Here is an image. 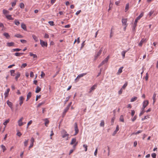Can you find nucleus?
Segmentation results:
<instances>
[{"instance_id": "1", "label": "nucleus", "mask_w": 158, "mask_h": 158, "mask_svg": "<svg viewBox=\"0 0 158 158\" xmlns=\"http://www.w3.org/2000/svg\"><path fill=\"white\" fill-rule=\"evenodd\" d=\"M143 15V12H142L137 17V18L135 19L133 26L132 27V31L134 32H135V28L136 27V26H137V23H138V20H139L142 17Z\"/></svg>"}, {"instance_id": "2", "label": "nucleus", "mask_w": 158, "mask_h": 158, "mask_svg": "<svg viewBox=\"0 0 158 158\" xmlns=\"http://www.w3.org/2000/svg\"><path fill=\"white\" fill-rule=\"evenodd\" d=\"M87 74L86 73H83L82 74H80L78 75L77 78L75 79V81H76V82H77L78 81L79 79L81 77L84 76L85 75Z\"/></svg>"}, {"instance_id": "3", "label": "nucleus", "mask_w": 158, "mask_h": 158, "mask_svg": "<svg viewBox=\"0 0 158 158\" xmlns=\"http://www.w3.org/2000/svg\"><path fill=\"white\" fill-rule=\"evenodd\" d=\"M148 103L149 102L148 100H146L144 101L143 103V106L141 109V110H144L145 108L148 105Z\"/></svg>"}, {"instance_id": "4", "label": "nucleus", "mask_w": 158, "mask_h": 158, "mask_svg": "<svg viewBox=\"0 0 158 158\" xmlns=\"http://www.w3.org/2000/svg\"><path fill=\"white\" fill-rule=\"evenodd\" d=\"M62 137L64 138L67 137V140L68 139L69 134L67 133V132L65 130H63L62 131Z\"/></svg>"}, {"instance_id": "5", "label": "nucleus", "mask_w": 158, "mask_h": 158, "mask_svg": "<svg viewBox=\"0 0 158 158\" xmlns=\"http://www.w3.org/2000/svg\"><path fill=\"white\" fill-rule=\"evenodd\" d=\"M40 45L42 47H47V46L48 44L46 42H45L41 40H40Z\"/></svg>"}, {"instance_id": "6", "label": "nucleus", "mask_w": 158, "mask_h": 158, "mask_svg": "<svg viewBox=\"0 0 158 158\" xmlns=\"http://www.w3.org/2000/svg\"><path fill=\"white\" fill-rule=\"evenodd\" d=\"M74 129L75 131L74 135H76L79 132V130L78 128V126L77 123H74Z\"/></svg>"}, {"instance_id": "7", "label": "nucleus", "mask_w": 158, "mask_h": 158, "mask_svg": "<svg viewBox=\"0 0 158 158\" xmlns=\"http://www.w3.org/2000/svg\"><path fill=\"white\" fill-rule=\"evenodd\" d=\"M31 143L29 147V150H30V149L32 148L34 145V139L33 137H32L30 140Z\"/></svg>"}, {"instance_id": "8", "label": "nucleus", "mask_w": 158, "mask_h": 158, "mask_svg": "<svg viewBox=\"0 0 158 158\" xmlns=\"http://www.w3.org/2000/svg\"><path fill=\"white\" fill-rule=\"evenodd\" d=\"M23 118L22 117H21L18 122V125L19 126H21L23 125V123L22 122V120L23 119Z\"/></svg>"}, {"instance_id": "9", "label": "nucleus", "mask_w": 158, "mask_h": 158, "mask_svg": "<svg viewBox=\"0 0 158 158\" xmlns=\"http://www.w3.org/2000/svg\"><path fill=\"white\" fill-rule=\"evenodd\" d=\"M97 86V84H95L94 85H93L90 89L89 91V93H91L92 91L96 89Z\"/></svg>"}, {"instance_id": "10", "label": "nucleus", "mask_w": 158, "mask_h": 158, "mask_svg": "<svg viewBox=\"0 0 158 158\" xmlns=\"http://www.w3.org/2000/svg\"><path fill=\"white\" fill-rule=\"evenodd\" d=\"M102 51V48H101L99 51L97 52L96 54V56H95V58L97 59L98 56H99L101 54Z\"/></svg>"}, {"instance_id": "11", "label": "nucleus", "mask_w": 158, "mask_h": 158, "mask_svg": "<svg viewBox=\"0 0 158 158\" xmlns=\"http://www.w3.org/2000/svg\"><path fill=\"white\" fill-rule=\"evenodd\" d=\"M24 100V98L23 96H21L19 98V104L20 106L22 105L23 103Z\"/></svg>"}, {"instance_id": "12", "label": "nucleus", "mask_w": 158, "mask_h": 158, "mask_svg": "<svg viewBox=\"0 0 158 158\" xmlns=\"http://www.w3.org/2000/svg\"><path fill=\"white\" fill-rule=\"evenodd\" d=\"M6 103L11 109H13V103L11 102L8 100L6 102Z\"/></svg>"}, {"instance_id": "13", "label": "nucleus", "mask_w": 158, "mask_h": 158, "mask_svg": "<svg viewBox=\"0 0 158 158\" xmlns=\"http://www.w3.org/2000/svg\"><path fill=\"white\" fill-rule=\"evenodd\" d=\"M122 22L123 25L126 26L127 25V20L126 19H122Z\"/></svg>"}, {"instance_id": "14", "label": "nucleus", "mask_w": 158, "mask_h": 158, "mask_svg": "<svg viewBox=\"0 0 158 158\" xmlns=\"http://www.w3.org/2000/svg\"><path fill=\"white\" fill-rule=\"evenodd\" d=\"M10 89L9 88L7 89L6 91H5L4 95L5 96V97L6 98L7 97L9 94V93L10 92Z\"/></svg>"}, {"instance_id": "15", "label": "nucleus", "mask_w": 158, "mask_h": 158, "mask_svg": "<svg viewBox=\"0 0 158 158\" xmlns=\"http://www.w3.org/2000/svg\"><path fill=\"white\" fill-rule=\"evenodd\" d=\"M76 139L75 138H73L72 139L70 144L72 145L73 144H75L76 143Z\"/></svg>"}, {"instance_id": "16", "label": "nucleus", "mask_w": 158, "mask_h": 158, "mask_svg": "<svg viewBox=\"0 0 158 158\" xmlns=\"http://www.w3.org/2000/svg\"><path fill=\"white\" fill-rule=\"evenodd\" d=\"M119 130V126L118 125H117L116 128V129L115 130V131H114L113 134V135L114 136L115 134L117 132V131Z\"/></svg>"}, {"instance_id": "17", "label": "nucleus", "mask_w": 158, "mask_h": 158, "mask_svg": "<svg viewBox=\"0 0 158 158\" xmlns=\"http://www.w3.org/2000/svg\"><path fill=\"white\" fill-rule=\"evenodd\" d=\"M14 45V43L13 42H8L6 43V46L8 47L13 46Z\"/></svg>"}, {"instance_id": "18", "label": "nucleus", "mask_w": 158, "mask_h": 158, "mask_svg": "<svg viewBox=\"0 0 158 158\" xmlns=\"http://www.w3.org/2000/svg\"><path fill=\"white\" fill-rule=\"evenodd\" d=\"M146 39H142L141 40V41H140L139 43V46H140V47L142 46L143 43L144 42H146Z\"/></svg>"}, {"instance_id": "19", "label": "nucleus", "mask_w": 158, "mask_h": 158, "mask_svg": "<svg viewBox=\"0 0 158 158\" xmlns=\"http://www.w3.org/2000/svg\"><path fill=\"white\" fill-rule=\"evenodd\" d=\"M6 18L9 20H13L14 19L11 17V15H6Z\"/></svg>"}, {"instance_id": "20", "label": "nucleus", "mask_w": 158, "mask_h": 158, "mask_svg": "<svg viewBox=\"0 0 158 158\" xmlns=\"http://www.w3.org/2000/svg\"><path fill=\"white\" fill-rule=\"evenodd\" d=\"M21 28L25 31H27V27L25 24L22 23L21 25Z\"/></svg>"}, {"instance_id": "21", "label": "nucleus", "mask_w": 158, "mask_h": 158, "mask_svg": "<svg viewBox=\"0 0 158 158\" xmlns=\"http://www.w3.org/2000/svg\"><path fill=\"white\" fill-rule=\"evenodd\" d=\"M32 36L35 42H36L38 41V37L34 35H33Z\"/></svg>"}, {"instance_id": "22", "label": "nucleus", "mask_w": 158, "mask_h": 158, "mask_svg": "<svg viewBox=\"0 0 158 158\" xmlns=\"http://www.w3.org/2000/svg\"><path fill=\"white\" fill-rule=\"evenodd\" d=\"M20 76V73L19 72H18L16 74V76L15 77V79L16 81L18 80V78H19Z\"/></svg>"}, {"instance_id": "23", "label": "nucleus", "mask_w": 158, "mask_h": 158, "mask_svg": "<svg viewBox=\"0 0 158 158\" xmlns=\"http://www.w3.org/2000/svg\"><path fill=\"white\" fill-rule=\"evenodd\" d=\"M127 52V51H126V50H124L122 51L121 52V54L122 56V57L123 59H124L125 57V55L126 52Z\"/></svg>"}, {"instance_id": "24", "label": "nucleus", "mask_w": 158, "mask_h": 158, "mask_svg": "<svg viewBox=\"0 0 158 158\" xmlns=\"http://www.w3.org/2000/svg\"><path fill=\"white\" fill-rule=\"evenodd\" d=\"M129 3H127L126 4L125 10V12H127L128 10L129 9Z\"/></svg>"}, {"instance_id": "25", "label": "nucleus", "mask_w": 158, "mask_h": 158, "mask_svg": "<svg viewBox=\"0 0 158 158\" xmlns=\"http://www.w3.org/2000/svg\"><path fill=\"white\" fill-rule=\"evenodd\" d=\"M15 24L17 26H18L20 24V22L17 19H15L14 21Z\"/></svg>"}, {"instance_id": "26", "label": "nucleus", "mask_w": 158, "mask_h": 158, "mask_svg": "<svg viewBox=\"0 0 158 158\" xmlns=\"http://www.w3.org/2000/svg\"><path fill=\"white\" fill-rule=\"evenodd\" d=\"M23 54V53L16 52L14 55L16 56H22Z\"/></svg>"}, {"instance_id": "27", "label": "nucleus", "mask_w": 158, "mask_h": 158, "mask_svg": "<svg viewBox=\"0 0 158 158\" xmlns=\"http://www.w3.org/2000/svg\"><path fill=\"white\" fill-rule=\"evenodd\" d=\"M69 108L66 107L64 109V112H63V114L65 115V114L67 112V111L68 110Z\"/></svg>"}, {"instance_id": "28", "label": "nucleus", "mask_w": 158, "mask_h": 158, "mask_svg": "<svg viewBox=\"0 0 158 158\" xmlns=\"http://www.w3.org/2000/svg\"><path fill=\"white\" fill-rule=\"evenodd\" d=\"M3 35L7 39H8L10 37L9 34L6 32L4 33H3Z\"/></svg>"}, {"instance_id": "29", "label": "nucleus", "mask_w": 158, "mask_h": 158, "mask_svg": "<svg viewBox=\"0 0 158 158\" xmlns=\"http://www.w3.org/2000/svg\"><path fill=\"white\" fill-rule=\"evenodd\" d=\"M123 68V67H120L119 69L117 72V73L118 74H120L122 72V69Z\"/></svg>"}, {"instance_id": "30", "label": "nucleus", "mask_w": 158, "mask_h": 158, "mask_svg": "<svg viewBox=\"0 0 158 158\" xmlns=\"http://www.w3.org/2000/svg\"><path fill=\"white\" fill-rule=\"evenodd\" d=\"M9 12L8 11L6 10L3 9V14L5 15L6 16V15H7V14H8Z\"/></svg>"}, {"instance_id": "31", "label": "nucleus", "mask_w": 158, "mask_h": 158, "mask_svg": "<svg viewBox=\"0 0 158 158\" xmlns=\"http://www.w3.org/2000/svg\"><path fill=\"white\" fill-rule=\"evenodd\" d=\"M44 121H45V125L46 127L48 126V124L49 123V121L48 120L47 118H45L44 120Z\"/></svg>"}, {"instance_id": "32", "label": "nucleus", "mask_w": 158, "mask_h": 158, "mask_svg": "<svg viewBox=\"0 0 158 158\" xmlns=\"http://www.w3.org/2000/svg\"><path fill=\"white\" fill-rule=\"evenodd\" d=\"M15 36L18 38H22L23 36L20 34H17L15 35Z\"/></svg>"}, {"instance_id": "33", "label": "nucleus", "mask_w": 158, "mask_h": 158, "mask_svg": "<svg viewBox=\"0 0 158 158\" xmlns=\"http://www.w3.org/2000/svg\"><path fill=\"white\" fill-rule=\"evenodd\" d=\"M41 90V88L40 87H39L38 86L36 87V91H35V92L36 93H38Z\"/></svg>"}, {"instance_id": "34", "label": "nucleus", "mask_w": 158, "mask_h": 158, "mask_svg": "<svg viewBox=\"0 0 158 158\" xmlns=\"http://www.w3.org/2000/svg\"><path fill=\"white\" fill-rule=\"evenodd\" d=\"M10 72L11 73V75L12 76H14L15 75V70H12L10 71Z\"/></svg>"}, {"instance_id": "35", "label": "nucleus", "mask_w": 158, "mask_h": 158, "mask_svg": "<svg viewBox=\"0 0 158 158\" xmlns=\"http://www.w3.org/2000/svg\"><path fill=\"white\" fill-rule=\"evenodd\" d=\"M30 55L31 56H33L34 58H36L37 57L36 54H34L31 52L30 53Z\"/></svg>"}, {"instance_id": "36", "label": "nucleus", "mask_w": 158, "mask_h": 158, "mask_svg": "<svg viewBox=\"0 0 158 158\" xmlns=\"http://www.w3.org/2000/svg\"><path fill=\"white\" fill-rule=\"evenodd\" d=\"M149 118V115L145 116L143 118H142V120L143 121L145 119H148Z\"/></svg>"}, {"instance_id": "37", "label": "nucleus", "mask_w": 158, "mask_h": 158, "mask_svg": "<svg viewBox=\"0 0 158 158\" xmlns=\"http://www.w3.org/2000/svg\"><path fill=\"white\" fill-rule=\"evenodd\" d=\"M127 85V82H126L124 84V85L122 87V89H124L126 87V86Z\"/></svg>"}, {"instance_id": "38", "label": "nucleus", "mask_w": 158, "mask_h": 158, "mask_svg": "<svg viewBox=\"0 0 158 158\" xmlns=\"http://www.w3.org/2000/svg\"><path fill=\"white\" fill-rule=\"evenodd\" d=\"M100 125L101 127H103L104 126V122L103 120H102L100 123Z\"/></svg>"}, {"instance_id": "39", "label": "nucleus", "mask_w": 158, "mask_h": 158, "mask_svg": "<svg viewBox=\"0 0 158 158\" xmlns=\"http://www.w3.org/2000/svg\"><path fill=\"white\" fill-rule=\"evenodd\" d=\"M1 146L3 152H4L5 150H6V147L4 145H1Z\"/></svg>"}, {"instance_id": "40", "label": "nucleus", "mask_w": 158, "mask_h": 158, "mask_svg": "<svg viewBox=\"0 0 158 158\" xmlns=\"http://www.w3.org/2000/svg\"><path fill=\"white\" fill-rule=\"evenodd\" d=\"M137 99V97H134V98H132L131 100V102H133Z\"/></svg>"}, {"instance_id": "41", "label": "nucleus", "mask_w": 158, "mask_h": 158, "mask_svg": "<svg viewBox=\"0 0 158 158\" xmlns=\"http://www.w3.org/2000/svg\"><path fill=\"white\" fill-rule=\"evenodd\" d=\"M120 121L123 122L124 120V118L123 116V115H121L120 118Z\"/></svg>"}, {"instance_id": "42", "label": "nucleus", "mask_w": 158, "mask_h": 158, "mask_svg": "<svg viewBox=\"0 0 158 158\" xmlns=\"http://www.w3.org/2000/svg\"><path fill=\"white\" fill-rule=\"evenodd\" d=\"M48 23L51 26H53L54 25V22L52 21H50L48 22Z\"/></svg>"}, {"instance_id": "43", "label": "nucleus", "mask_w": 158, "mask_h": 158, "mask_svg": "<svg viewBox=\"0 0 158 158\" xmlns=\"http://www.w3.org/2000/svg\"><path fill=\"white\" fill-rule=\"evenodd\" d=\"M20 7L22 9H23L24 7V5L23 3H21L19 5Z\"/></svg>"}, {"instance_id": "44", "label": "nucleus", "mask_w": 158, "mask_h": 158, "mask_svg": "<svg viewBox=\"0 0 158 158\" xmlns=\"http://www.w3.org/2000/svg\"><path fill=\"white\" fill-rule=\"evenodd\" d=\"M28 139H27V140H26L25 142H24V146L26 147L27 144H28Z\"/></svg>"}, {"instance_id": "45", "label": "nucleus", "mask_w": 158, "mask_h": 158, "mask_svg": "<svg viewBox=\"0 0 158 158\" xmlns=\"http://www.w3.org/2000/svg\"><path fill=\"white\" fill-rule=\"evenodd\" d=\"M9 119H8L6 120L3 123V125L5 126H6L7 124L9 123Z\"/></svg>"}, {"instance_id": "46", "label": "nucleus", "mask_w": 158, "mask_h": 158, "mask_svg": "<svg viewBox=\"0 0 158 158\" xmlns=\"http://www.w3.org/2000/svg\"><path fill=\"white\" fill-rule=\"evenodd\" d=\"M16 0H14V1L12 3V6L13 7L15 6L16 4Z\"/></svg>"}, {"instance_id": "47", "label": "nucleus", "mask_w": 158, "mask_h": 158, "mask_svg": "<svg viewBox=\"0 0 158 158\" xmlns=\"http://www.w3.org/2000/svg\"><path fill=\"white\" fill-rule=\"evenodd\" d=\"M137 116L136 115H135L133 118H131V119L132 122H134L137 118Z\"/></svg>"}, {"instance_id": "48", "label": "nucleus", "mask_w": 158, "mask_h": 158, "mask_svg": "<svg viewBox=\"0 0 158 158\" xmlns=\"http://www.w3.org/2000/svg\"><path fill=\"white\" fill-rule=\"evenodd\" d=\"M70 97L71 96L69 95L68 97L66 98V100L64 102L65 103L67 102H68L69 101V99L70 98Z\"/></svg>"}, {"instance_id": "49", "label": "nucleus", "mask_w": 158, "mask_h": 158, "mask_svg": "<svg viewBox=\"0 0 158 158\" xmlns=\"http://www.w3.org/2000/svg\"><path fill=\"white\" fill-rule=\"evenodd\" d=\"M83 147L85 148V152H86L87 150V146L86 144H84L83 145Z\"/></svg>"}, {"instance_id": "50", "label": "nucleus", "mask_w": 158, "mask_h": 158, "mask_svg": "<svg viewBox=\"0 0 158 158\" xmlns=\"http://www.w3.org/2000/svg\"><path fill=\"white\" fill-rule=\"evenodd\" d=\"M31 95V92H29L27 95V97L30 98Z\"/></svg>"}, {"instance_id": "51", "label": "nucleus", "mask_w": 158, "mask_h": 158, "mask_svg": "<svg viewBox=\"0 0 158 158\" xmlns=\"http://www.w3.org/2000/svg\"><path fill=\"white\" fill-rule=\"evenodd\" d=\"M45 76V74L43 71L41 72V76L42 78H43Z\"/></svg>"}, {"instance_id": "52", "label": "nucleus", "mask_w": 158, "mask_h": 158, "mask_svg": "<svg viewBox=\"0 0 158 158\" xmlns=\"http://www.w3.org/2000/svg\"><path fill=\"white\" fill-rule=\"evenodd\" d=\"M156 94L155 93H154L152 97V98L153 100H156Z\"/></svg>"}, {"instance_id": "53", "label": "nucleus", "mask_w": 158, "mask_h": 158, "mask_svg": "<svg viewBox=\"0 0 158 158\" xmlns=\"http://www.w3.org/2000/svg\"><path fill=\"white\" fill-rule=\"evenodd\" d=\"M21 50V49L18 48L13 49V50L14 52H15V51L18 52V51H20Z\"/></svg>"}, {"instance_id": "54", "label": "nucleus", "mask_w": 158, "mask_h": 158, "mask_svg": "<svg viewBox=\"0 0 158 158\" xmlns=\"http://www.w3.org/2000/svg\"><path fill=\"white\" fill-rule=\"evenodd\" d=\"M98 148H97L96 149V150H95V151L94 153V155L95 156H97V152H98Z\"/></svg>"}, {"instance_id": "55", "label": "nucleus", "mask_w": 158, "mask_h": 158, "mask_svg": "<svg viewBox=\"0 0 158 158\" xmlns=\"http://www.w3.org/2000/svg\"><path fill=\"white\" fill-rule=\"evenodd\" d=\"M135 114V111L134 110H132L131 112V116H133Z\"/></svg>"}, {"instance_id": "56", "label": "nucleus", "mask_w": 158, "mask_h": 158, "mask_svg": "<svg viewBox=\"0 0 158 158\" xmlns=\"http://www.w3.org/2000/svg\"><path fill=\"white\" fill-rule=\"evenodd\" d=\"M49 35L46 33H45V35L44 36V38H49Z\"/></svg>"}, {"instance_id": "57", "label": "nucleus", "mask_w": 158, "mask_h": 158, "mask_svg": "<svg viewBox=\"0 0 158 158\" xmlns=\"http://www.w3.org/2000/svg\"><path fill=\"white\" fill-rule=\"evenodd\" d=\"M30 76L31 77H33L34 76V73L32 72H31L30 73Z\"/></svg>"}, {"instance_id": "58", "label": "nucleus", "mask_w": 158, "mask_h": 158, "mask_svg": "<svg viewBox=\"0 0 158 158\" xmlns=\"http://www.w3.org/2000/svg\"><path fill=\"white\" fill-rule=\"evenodd\" d=\"M142 110L141 112H140V114H139V116H141L142 115L144 112V110Z\"/></svg>"}, {"instance_id": "59", "label": "nucleus", "mask_w": 158, "mask_h": 158, "mask_svg": "<svg viewBox=\"0 0 158 158\" xmlns=\"http://www.w3.org/2000/svg\"><path fill=\"white\" fill-rule=\"evenodd\" d=\"M123 92V89L121 88L120 90L118 91V93L119 94H121Z\"/></svg>"}, {"instance_id": "60", "label": "nucleus", "mask_w": 158, "mask_h": 158, "mask_svg": "<svg viewBox=\"0 0 158 158\" xmlns=\"http://www.w3.org/2000/svg\"><path fill=\"white\" fill-rule=\"evenodd\" d=\"M41 96L40 95H37L35 100L36 101H37L38 100V99L40 98Z\"/></svg>"}, {"instance_id": "61", "label": "nucleus", "mask_w": 158, "mask_h": 158, "mask_svg": "<svg viewBox=\"0 0 158 158\" xmlns=\"http://www.w3.org/2000/svg\"><path fill=\"white\" fill-rule=\"evenodd\" d=\"M156 154L154 153L152 154V156L153 158L156 157Z\"/></svg>"}, {"instance_id": "62", "label": "nucleus", "mask_w": 158, "mask_h": 158, "mask_svg": "<svg viewBox=\"0 0 158 158\" xmlns=\"http://www.w3.org/2000/svg\"><path fill=\"white\" fill-rule=\"evenodd\" d=\"M77 142H76L73 145V149H74V150L75 149L76 147V146L77 145Z\"/></svg>"}, {"instance_id": "63", "label": "nucleus", "mask_w": 158, "mask_h": 158, "mask_svg": "<svg viewBox=\"0 0 158 158\" xmlns=\"http://www.w3.org/2000/svg\"><path fill=\"white\" fill-rule=\"evenodd\" d=\"M27 65V64L26 63H24L21 66V67L24 68L26 67Z\"/></svg>"}, {"instance_id": "64", "label": "nucleus", "mask_w": 158, "mask_h": 158, "mask_svg": "<svg viewBox=\"0 0 158 158\" xmlns=\"http://www.w3.org/2000/svg\"><path fill=\"white\" fill-rule=\"evenodd\" d=\"M81 10H79L78 11H77V12H76V15H79L80 13V12H81Z\"/></svg>"}]
</instances>
